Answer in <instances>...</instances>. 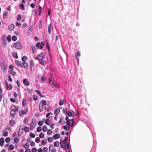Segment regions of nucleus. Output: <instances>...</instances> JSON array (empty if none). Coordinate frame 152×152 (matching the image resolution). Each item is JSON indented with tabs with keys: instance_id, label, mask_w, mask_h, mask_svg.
Here are the masks:
<instances>
[{
	"instance_id": "obj_60",
	"label": "nucleus",
	"mask_w": 152,
	"mask_h": 152,
	"mask_svg": "<svg viewBox=\"0 0 152 152\" xmlns=\"http://www.w3.org/2000/svg\"><path fill=\"white\" fill-rule=\"evenodd\" d=\"M12 88V86L11 84H10L9 86L8 85V89L11 90Z\"/></svg>"
},
{
	"instance_id": "obj_27",
	"label": "nucleus",
	"mask_w": 152,
	"mask_h": 152,
	"mask_svg": "<svg viewBox=\"0 0 152 152\" xmlns=\"http://www.w3.org/2000/svg\"><path fill=\"white\" fill-rule=\"evenodd\" d=\"M51 25L50 24H49L48 25V33L49 34H50L51 33Z\"/></svg>"
},
{
	"instance_id": "obj_24",
	"label": "nucleus",
	"mask_w": 152,
	"mask_h": 152,
	"mask_svg": "<svg viewBox=\"0 0 152 152\" xmlns=\"http://www.w3.org/2000/svg\"><path fill=\"white\" fill-rule=\"evenodd\" d=\"M23 131L20 130V129H19L18 132V137H20L22 135L23 133Z\"/></svg>"
},
{
	"instance_id": "obj_41",
	"label": "nucleus",
	"mask_w": 152,
	"mask_h": 152,
	"mask_svg": "<svg viewBox=\"0 0 152 152\" xmlns=\"http://www.w3.org/2000/svg\"><path fill=\"white\" fill-rule=\"evenodd\" d=\"M19 139L18 137H16L14 139V142L15 143H18L19 142Z\"/></svg>"
},
{
	"instance_id": "obj_52",
	"label": "nucleus",
	"mask_w": 152,
	"mask_h": 152,
	"mask_svg": "<svg viewBox=\"0 0 152 152\" xmlns=\"http://www.w3.org/2000/svg\"><path fill=\"white\" fill-rule=\"evenodd\" d=\"M35 140L36 142L38 143L40 141V140L39 137H37L36 138Z\"/></svg>"
},
{
	"instance_id": "obj_37",
	"label": "nucleus",
	"mask_w": 152,
	"mask_h": 152,
	"mask_svg": "<svg viewBox=\"0 0 152 152\" xmlns=\"http://www.w3.org/2000/svg\"><path fill=\"white\" fill-rule=\"evenodd\" d=\"M47 129V127L45 126H44L42 127V131L44 132H45Z\"/></svg>"
},
{
	"instance_id": "obj_44",
	"label": "nucleus",
	"mask_w": 152,
	"mask_h": 152,
	"mask_svg": "<svg viewBox=\"0 0 152 152\" xmlns=\"http://www.w3.org/2000/svg\"><path fill=\"white\" fill-rule=\"evenodd\" d=\"M39 111L40 112H42L43 110V106L42 105V106L41 107L40 106V104H39Z\"/></svg>"
},
{
	"instance_id": "obj_9",
	"label": "nucleus",
	"mask_w": 152,
	"mask_h": 152,
	"mask_svg": "<svg viewBox=\"0 0 152 152\" xmlns=\"http://www.w3.org/2000/svg\"><path fill=\"white\" fill-rule=\"evenodd\" d=\"M7 41L6 39H2V45L3 46L5 47L7 45Z\"/></svg>"
},
{
	"instance_id": "obj_53",
	"label": "nucleus",
	"mask_w": 152,
	"mask_h": 152,
	"mask_svg": "<svg viewBox=\"0 0 152 152\" xmlns=\"http://www.w3.org/2000/svg\"><path fill=\"white\" fill-rule=\"evenodd\" d=\"M62 111L64 113H66L68 111V109L66 108H63Z\"/></svg>"
},
{
	"instance_id": "obj_38",
	"label": "nucleus",
	"mask_w": 152,
	"mask_h": 152,
	"mask_svg": "<svg viewBox=\"0 0 152 152\" xmlns=\"http://www.w3.org/2000/svg\"><path fill=\"white\" fill-rule=\"evenodd\" d=\"M64 99H62L59 102V105H62L64 103Z\"/></svg>"
},
{
	"instance_id": "obj_1",
	"label": "nucleus",
	"mask_w": 152,
	"mask_h": 152,
	"mask_svg": "<svg viewBox=\"0 0 152 152\" xmlns=\"http://www.w3.org/2000/svg\"><path fill=\"white\" fill-rule=\"evenodd\" d=\"M45 58V54L43 52L40 53L35 57V59L39 61L40 64L44 66L48 63V61L44 60Z\"/></svg>"
},
{
	"instance_id": "obj_34",
	"label": "nucleus",
	"mask_w": 152,
	"mask_h": 152,
	"mask_svg": "<svg viewBox=\"0 0 152 152\" xmlns=\"http://www.w3.org/2000/svg\"><path fill=\"white\" fill-rule=\"evenodd\" d=\"M8 13L7 12H6L4 13L3 17L4 18H7L8 17Z\"/></svg>"
},
{
	"instance_id": "obj_25",
	"label": "nucleus",
	"mask_w": 152,
	"mask_h": 152,
	"mask_svg": "<svg viewBox=\"0 0 152 152\" xmlns=\"http://www.w3.org/2000/svg\"><path fill=\"white\" fill-rule=\"evenodd\" d=\"M60 112V110L59 108H58L56 109L54 111V113L56 115H58Z\"/></svg>"
},
{
	"instance_id": "obj_28",
	"label": "nucleus",
	"mask_w": 152,
	"mask_h": 152,
	"mask_svg": "<svg viewBox=\"0 0 152 152\" xmlns=\"http://www.w3.org/2000/svg\"><path fill=\"white\" fill-rule=\"evenodd\" d=\"M36 92L37 93V94L39 95L41 97H44V95H42V93L40 92L38 90H35Z\"/></svg>"
},
{
	"instance_id": "obj_31",
	"label": "nucleus",
	"mask_w": 152,
	"mask_h": 152,
	"mask_svg": "<svg viewBox=\"0 0 152 152\" xmlns=\"http://www.w3.org/2000/svg\"><path fill=\"white\" fill-rule=\"evenodd\" d=\"M31 48L32 50V53L34 54L36 50V47L35 46H31Z\"/></svg>"
},
{
	"instance_id": "obj_45",
	"label": "nucleus",
	"mask_w": 152,
	"mask_h": 152,
	"mask_svg": "<svg viewBox=\"0 0 152 152\" xmlns=\"http://www.w3.org/2000/svg\"><path fill=\"white\" fill-rule=\"evenodd\" d=\"M71 120L70 119H69L68 121H66V124L68 126H70V124H71Z\"/></svg>"
},
{
	"instance_id": "obj_54",
	"label": "nucleus",
	"mask_w": 152,
	"mask_h": 152,
	"mask_svg": "<svg viewBox=\"0 0 152 152\" xmlns=\"http://www.w3.org/2000/svg\"><path fill=\"white\" fill-rule=\"evenodd\" d=\"M45 110H46L48 111H50V108L48 107L47 105H46L45 106Z\"/></svg>"
},
{
	"instance_id": "obj_10",
	"label": "nucleus",
	"mask_w": 152,
	"mask_h": 152,
	"mask_svg": "<svg viewBox=\"0 0 152 152\" xmlns=\"http://www.w3.org/2000/svg\"><path fill=\"white\" fill-rule=\"evenodd\" d=\"M23 84L26 86H29L30 85V83L26 79H24L23 80Z\"/></svg>"
},
{
	"instance_id": "obj_56",
	"label": "nucleus",
	"mask_w": 152,
	"mask_h": 152,
	"mask_svg": "<svg viewBox=\"0 0 152 152\" xmlns=\"http://www.w3.org/2000/svg\"><path fill=\"white\" fill-rule=\"evenodd\" d=\"M9 148V149L10 150H12L14 148V145H13L11 144V145H10Z\"/></svg>"
},
{
	"instance_id": "obj_51",
	"label": "nucleus",
	"mask_w": 152,
	"mask_h": 152,
	"mask_svg": "<svg viewBox=\"0 0 152 152\" xmlns=\"http://www.w3.org/2000/svg\"><path fill=\"white\" fill-rule=\"evenodd\" d=\"M41 127L39 126L37 128V131L38 132H40L41 131Z\"/></svg>"
},
{
	"instance_id": "obj_21",
	"label": "nucleus",
	"mask_w": 152,
	"mask_h": 152,
	"mask_svg": "<svg viewBox=\"0 0 152 152\" xmlns=\"http://www.w3.org/2000/svg\"><path fill=\"white\" fill-rule=\"evenodd\" d=\"M12 56L13 57L16 58H18V56L17 53H12Z\"/></svg>"
},
{
	"instance_id": "obj_33",
	"label": "nucleus",
	"mask_w": 152,
	"mask_h": 152,
	"mask_svg": "<svg viewBox=\"0 0 152 152\" xmlns=\"http://www.w3.org/2000/svg\"><path fill=\"white\" fill-rule=\"evenodd\" d=\"M20 7L22 10H24L25 9L24 5L22 4L21 3L20 4Z\"/></svg>"
},
{
	"instance_id": "obj_48",
	"label": "nucleus",
	"mask_w": 152,
	"mask_h": 152,
	"mask_svg": "<svg viewBox=\"0 0 152 152\" xmlns=\"http://www.w3.org/2000/svg\"><path fill=\"white\" fill-rule=\"evenodd\" d=\"M24 127L25 126L23 125H21L19 129H20V130L23 131V130L24 129Z\"/></svg>"
},
{
	"instance_id": "obj_7",
	"label": "nucleus",
	"mask_w": 152,
	"mask_h": 152,
	"mask_svg": "<svg viewBox=\"0 0 152 152\" xmlns=\"http://www.w3.org/2000/svg\"><path fill=\"white\" fill-rule=\"evenodd\" d=\"M0 66L1 68L3 71H6L7 68V66L5 64V63L4 62H2L0 63Z\"/></svg>"
},
{
	"instance_id": "obj_63",
	"label": "nucleus",
	"mask_w": 152,
	"mask_h": 152,
	"mask_svg": "<svg viewBox=\"0 0 152 152\" xmlns=\"http://www.w3.org/2000/svg\"><path fill=\"white\" fill-rule=\"evenodd\" d=\"M8 80H9V81H10V82H12V80L11 78L10 75H8Z\"/></svg>"
},
{
	"instance_id": "obj_40",
	"label": "nucleus",
	"mask_w": 152,
	"mask_h": 152,
	"mask_svg": "<svg viewBox=\"0 0 152 152\" xmlns=\"http://www.w3.org/2000/svg\"><path fill=\"white\" fill-rule=\"evenodd\" d=\"M7 39L9 42H10L11 41V37L10 35H9L7 37Z\"/></svg>"
},
{
	"instance_id": "obj_55",
	"label": "nucleus",
	"mask_w": 152,
	"mask_h": 152,
	"mask_svg": "<svg viewBox=\"0 0 152 152\" xmlns=\"http://www.w3.org/2000/svg\"><path fill=\"white\" fill-rule=\"evenodd\" d=\"M30 66H34V64L33 61L31 60L30 61Z\"/></svg>"
},
{
	"instance_id": "obj_57",
	"label": "nucleus",
	"mask_w": 152,
	"mask_h": 152,
	"mask_svg": "<svg viewBox=\"0 0 152 152\" xmlns=\"http://www.w3.org/2000/svg\"><path fill=\"white\" fill-rule=\"evenodd\" d=\"M72 113L70 111H68L67 113V115L69 116H71L72 115Z\"/></svg>"
},
{
	"instance_id": "obj_13",
	"label": "nucleus",
	"mask_w": 152,
	"mask_h": 152,
	"mask_svg": "<svg viewBox=\"0 0 152 152\" xmlns=\"http://www.w3.org/2000/svg\"><path fill=\"white\" fill-rule=\"evenodd\" d=\"M15 123V121L14 120H11L10 121V125L11 126H13Z\"/></svg>"
},
{
	"instance_id": "obj_8",
	"label": "nucleus",
	"mask_w": 152,
	"mask_h": 152,
	"mask_svg": "<svg viewBox=\"0 0 152 152\" xmlns=\"http://www.w3.org/2000/svg\"><path fill=\"white\" fill-rule=\"evenodd\" d=\"M60 144L61 145V148H63V149H66V147L68 149H69V143H66V145L64 146H63V145L62 144V142H60Z\"/></svg>"
},
{
	"instance_id": "obj_22",
	"label": "nucleus",
	"mask_w": 152,
	"mask_h": 152,
	"mask_svg": "<svg viewBox=\"0 0 152 152\" xmlns=\"http://www.w3.org/2000/svg\"><path fill=\"white\" fill-rule=\"evenodd\" d=\"M63 128L64 129L66 130V131H67L69 130L70 128V127L69 126H67L66 125H65L63 126Z\"/></svg>"
},
{
	"instance_id": "obj_17",
	"label": "nucleus",
	"mask_w": 152,
	"mask_h": 152,
	"mask_svg": "<svg viewBox=\"0 0 152 152\" xmlns=\"http://www.w3.org/2000/svg\"><path fill=\"white\" fill-rule=\"evenodd\" d=\"M9 72L11 75L13 76L15 75L16 74V73L12 69L9 70Z\"/></svg>"
},
{
	"instance_id": "obj_43",
	"label": "nucleus",
	"mask_w": 152,
	"mask_h": 152,
	"mask_svg": "<svg viewBox=\"0 0 152 152\" xmlns=\"http://www.w3.org/2000/svg\"><path fill=\"white\" fill-rule=\"evenodd\" d=\"M43 121H39L38 123V124L40 126H42L43 124Z\"/></svg>"
},
{
	"instance_id": "obj_20",
	"label": "nucleus",
	"mask_w": 152,
	"mask_h": 152,
	"mask_svg": "<svg viewBox=\"0 0 152 152\" xmlns=\"http://www.w3.org/2000/svg\"><path fill=\"white\" fill-rule=\"evenodd\" d=\"M27 100L26 98H24L23 99L22 101V104L23 106L26 105L27 104Z\"/></svg>"
},
{
	"instance_id": "obj_18",
	"label": "nucleus",
	"mask_w": 152,
	"mask_h": 152,
	"mask_svg": "<svg viewBox=\"0 0 152 152\" xmlns=\"http://www.w3.org/2000/svg\"><path fill=\"white\" fill-rule=\"evenodd\" d=\"M68 142V137H65L64 139L63 140V144L64 145L65 144L67 143Z\"/></svg>"
},
{
	"instance_id": "obj_50",
	"label": "nucleus",
	"mask_w": 152,
	"mask_h": 152,
	"mask_svg": "<svg viewBox=\"0 0 152 152\" xmlns=\"http://www.w3.org/2000/svg\"><path fill=\"white\" fill-rule=\"evenodd\" d=\"M17 39V38L15 36H13L12 37V40L14 41H16Z\"/></svg>"
},
{
	"instance_id": "obj_29",
	"label": "nucleus",
	"mask_w": 152,
	"mask_h": 152,
	"mask_svg": "<svg viewBox=\"0 0 152 152\" xmlns=\"http://www.w3.org/2000/svg\"><path fill=\"white\" fill-rule=\"evenodd\" d=\"M45 123L48 125H49L50 123V119H47L45 121Z\"/></svg>"
},
{
	"instance_id": "obj_15",
	"label": "nucleus",
	"mask_w": 152,
	"mask_h": 152,
	"mask_svg": "<svg viewBox=\"0 0 152 152\" xmlns=\"http://www.w3.org/2000/svg\"><path fill=\"white\" fill-rule=\"evenodd\" d=\"M60 135L58 134H56L53 136V137L54 139H58L60 138Z\"/></svg>"
},
{
	"instance_id": "obj_14",
	"label": "nucleus",
	"mask_w": 152,
	"mask_h": 152,
	"mask_svg": "<svg viewBox=\"0 0 152 152\" xmlns=\"http://www.w3.org/2000/svg\"><path fill=\"white\" fill-rule=\"evenodd\" d=\"M14 25L13 24H11L8 27V29L10 31L13 30L14 28Z\"/></svg>"
},
{
	"instance_id": "obj_23",
	"label": "nucleus",
	"mask_w": 152,
	"mask_h": 152,
	"mask_svg": "<svg viewBox=\"0 0 152 152\" xmlns=\"http://www.w3.org/2000/svg\"><path fill=\"white\" fill-rule=\"evenodd\" d=\"M38 12H39V15H41V12H42V8L40 5L39 6V7L38 10Z\"/></svg>"
},
{
	"instance_id": "obj_58",
	"label": "nucleus",
	"mask_w": 152,
	"mask_h": 152,
	"mask_svg": "<svg viewBox=\"0 0 152 152\" xmlns=\"http://www.w3.org/2000/svg\"><path fill=\"white\" fill-rule=\"evenodd\" d=\"M30 137L31 138H34L35 137V134L33 133H31L30 134Z\"/></svg>"
},
{
	"instance_id": "obj_36",
	"label": "nucleus",
	"mask_w": 152,
	"mask_h": 152,
	"mask_svg": "<svg viewBox=\"0 0 152 152\" xmlns=\"http://www.w3.org/2000/svg\"><path fill=\"white\" fill-rule=\"evenodd\" d=\"M53 138L51 137H49L48 139V141L49 142H51L53 140Z\"/></svg>"
},
{
	"instance_id": "obj_6",
	"label": "nucleus",
	"mask_w": 152,
	"mask_h": 152,
	"mask_svg": "<svg viewBox=\"0 0 152 152\" xmlns=\"http://www.w3.org/2000/svg\"><path fill=\"white\" fill-rule=\"evenodd\" d=\"M36 122L33 120H32L30 124V129L31 130L33 129L36 126Z\"/></svg>"
},
{
	"instance_id": "obj_62",
	"label": "nucleus",
	"mask_w": 152,
	"mask_h": 152,
	"mask_svg": "<svg viewBox=\"0 0 152 152\" xmlns=\"http://www.w3.org/2000/svg\"><path fill=\"white\" fill-rule=\"evenodd\" d=\"M43 151L44 152H47L48 151V149L47 147H44L43 148Z\"/></svg>"
},
{
	"instance_id": "obj_5",
	"label": "nucleus",
	"mask_w": 152,
	"mask_h": 152,
	"mask_svg": "<svg viewBox=\"0 0 152 152\" xmlns=\"http://www.w3.org/2000/svg\"><path fill=\"white\" fill-rule=\"evenodd\" d=\"M28 112V108L27 107L24 110H20L19 111V115L20 117H22L23 115L27 114Z\"/></svg>"
},
{
	"instance_id": "obj_61",
	"label": "nucleus",
	"mask_w": 152,
	"mask_h": 152,
	"mask_svg": "<svg viewBox=\"0 0 152 152\" xmlns=\"http://www.w3.org/2000/svg\"><path fill=\"white\" fill-rule=\"evenodd\" d=\"M42 144L43 145H44L47 142L44 140H42L41 142Z\"/></svg>"
},
{
	"instance_id": "obj_11",
	"label": "nucleus",
	"mask_w": 152,
	"mask_h": 152,
	"mask_svg": "<svg viewBox=\"0 0 152 152\" xmlns=\"http://www.w3.org/2000/svg\"><path fill=\"white\" fill-rule=\"evenodd\" d=\"M15 62L16 64L18 66H20V67H22V65L21 64L20 62L19 61L16 60L15 61Z\"/></svg>"
},
{
	"instance_id": "obj_35",
	"label": "nucleus",
	"mask_w": 152,
	"mask_h": 152,
	"mask_svg": "<svg viewBox=\"0 0 152 152\" xmlns=\"http://www.w3.org/2000/svg\"><path fill=\"white\" fill-rule=\"evenodd\" d=\"M45 134L44 133L41 132L39 134V137L40 138H42L44 137Z\"/></svg>"
},
{
	"instance_id": "obj_59",
	"label": "nucleus",
	"mask_w": 152,
	"mask_h": 152,
	"mask_svg": "<svg viewBox=\"0 0 152 152\" xmlns=\"http://www.w3.org/2000/svg\"><path fill=\"white\" fill-rule=\"evenodd\" d=\"M8 135V132L7 131H5L3 134V135L4 137H7Z\"/></svg>"
},
{
	"instance_id": "obj_32",
	"label": "nucleus",
	"mask_w": 152,
	"mask_h": 152,
	"mask_svg": "<svg viewBox=\"0 0 152 152\" xmlns=\"http://www.w3.org/2000/svg\"><path fill=\"white\" fill-rule=\"evenodd\" d=\"M59 145V143L58 141H56L54 143V145L56 147H58Z\"/></svg>"
},
{
	"instance_id": "obj_46",
	"label": "nucleus",
	"mask_w": 152,
	"mask_h": 152,
	"mask_svg": "<svg viewBox=\"0 0 152 152\" xmlns=\"http://www.w3.org/2000/svg\"><path fill=\"white\" fill-rule=\"evenodd\" d=\"M29 146V144L27 142V143H26L24 146V148H25L27 149Z\"/></svg>"
},
{
	"instance_id": "obj_30",
	"label": "nucleus",
	"mask_w": 152,
	"mask_h": 152,
	"mask_svg": "<svg viewBox=\"0 0 152 152\" xmlns=\"http://www.w3.org/2000/svg\"><path fill=\"white\" fill-rule=\"evenodd\" d=\"M52 133V131L51 129H49L47 131V133L48 135H51Z\"/></svg>"
},
{
	"instance_id": "obj_19",
	"label": "nucleus",
	"mask_w": 152,
	"mask_h": 152,
	"mask_svg": "<svg viewBox=\"0 0 152 152\" xmlns=\"http://www.w3.org/2000/svg\"><path fill=\"white\" fill-rule=\"evenodd\" d=\"M80 52H78L77 54H75V58L78 61L79 58H78V57H80Z\"/></svg>"
},
{
	"instance_id": "obj_2",
	"label": "nucleus",
	"mask_w": 152,
	"mask_h": 152,
	"mask_svg": "<svg viewBox=\"0 0 152 152\" xmlns=\"http://www.w3.org/2000/svg\"><path fill=\"white\" fill-rule=\"evenodd\" d=\"M18 111V107L15 105H12L10 108V115L12 116H14L16 114V112Z\"/></svg>"
},
{
	"instance_id": "obj_3",
	"label": "nucleus",
	"mask_w": 152,
	"mask_h": 152,
	"mask_svg": "<svg viewBox=\"0 0 152 152\" xmlns=\"http://www.w3.org/2000/svg\"><path fill=\"white\" fill-rule=\"evenodd\" d=\"M15 48L18 49H21L22 48V46L21 43L19 42H17L14 44Z\"/></svg>"
},
{
	"instance_id": "obj_42",
	"label": "nucleus",
	"mask_w": 152,
	"mask_h": 152,
	"mask_svg": "<svg viewBox=\"0 0 152 152\" xmlns=\"http://www.w3.org/2000/svg\"><path fill=\"white\" fill-rule=\"evenodd\" d=\"M42 106H44V105H46V102L45 100H43L42 101Z\"/></svg>"
},
{
	"instance_id": "obj_39",
	"label": "nucleus",
	"mask_w": 152,
	"mask_h": 152,
	"mask_svg": "<svg viewBox=\"0 0 152 152\" xmlns=\"http://www.w3.org/2000/svg\"><path fill=\"white\" fill-rule=\"evenodd\" d=\"M24 130L26 132H28L29 131V128L27 126H25L24 128Z\"/></svg>"
},
{
	"instance_id": "obj_49",
	"label": "nucleus",
	"mask_w": 152,
	"mask_h": 152,
	"mask_svg": "<svg viewBox=\"0 0 152 152\" xmlns=\"http://www.w3.org/2000/svg\"><path fill=\"white\" fill-rule=\"evenodd\" d=\"M27 59V58L26 56H24L22 58V60L23 62H25V61Z\"/></svg>"
},
{
	"instance_id": "obj_64",
	"label": "nucleus",
	"mask_w": 152,
	"mask_h": 152,
	"mask_svg": "<svg viewBox=\"0 0 152 152\" xmlns=\"http://www.w3.org/2000/svg\"><path fill=\"white\" fill-rule=\"evenodd\" d=\"M32 152H36L37 151V149L36 148H33L32 149Z\"/></svg>"
},
{
	"instance_id": "obj_47",
	"label": "nucleus",
	"mask_w": 152,
	"mask_h": 152,
	"mask_svg": "<svg viewBox=\"0 0 152 152\" xmlns=\"http://www.w3.org/2000/svg\"><path fill=\"white\" fill-rule=\"evenodd\" d=\"M11 139L10 137H7L5 139V141L7 142H10Z\"/></svg>"
},
{
	"instance_id": "obj_12",
	"label": "nucleus",
	"mask_w": 152,
	"mask_h": 152,
	"mask_svg": "<svg viewBox=\"0 0 152 152\" xmlns=\"http://www.w3.org/2000/svg\"><path fill=\"white\" fill-rule=\"evenodd\" d=\"M4 142V138L3 137H1L0 139V145L3 146Z\"/></svg>"
},
{
	"instance_id": "obj_16",
	"label": "nucleus",
	"mask_w": 152,
	"mask_h": 152,
	"mask_svg": "<svg viewBox=\"0 0 152 152\" xmlns=\"http://www.w3.org/2000/svg\"><path fill=\"white\" fill-rule=\"evenodd\" d=\"M22 64L23 66L26 69H27L28 68V65L27 63H26L25 62H22Z\"/></svg>"
},
{
	"instance_id": "obj_4",
	"label": "nucleus",
	"mask_w": 152,
	"mask_h": 152,
	"mask_svg": "<svg viewBox=\"0 0 152 152\" xmlns=\"http://www.w3.org/2000/svg\"><path fill=\"white\" fill-rule=\"evenodd\" d=\"M45 45V43L43 42H38L36 45V46L40 49H42L43 48V46Z\"/></svg>"
},
{
	"instance_id": "obj_26",
	"label": "nucleus",
	"mask_w": 152,
	"mask_h": 152,
	"mask_svg": "<svg viewBox=\"0 0 152 152\" xmlns=\"http://www.w3.org/2000/svg\"><path fill=\"white\" fill-rule=\"evenodd\" d=\"M52 114L51 113H47L46 115V117L47 118H50L51 117H52V116H50L51 115H52Z\"/></svg>"
}]
</instances>
